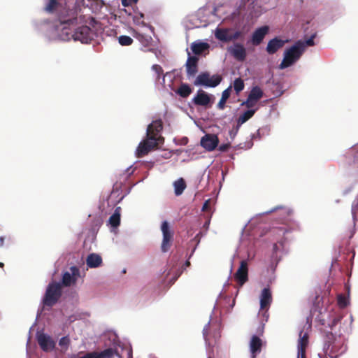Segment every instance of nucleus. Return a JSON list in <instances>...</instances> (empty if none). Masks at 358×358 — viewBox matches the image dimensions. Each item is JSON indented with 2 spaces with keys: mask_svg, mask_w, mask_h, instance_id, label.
<instances>
[{
  "mask_svg": "<svg viewBox=\"0 0 358 358\" xmlns=\"http://www.w3.org/2000/svg\"><path fill=\"white\" fill-rule=\"evenodd\" d=\"M192 92V89L186 83H182L176 90V93L182 98H187Z\"/></svg>",
  "mask_w": 358,
  "mask_h": 358,
  "instance_id": "nucleus-26",
  "label": "nucleus"
},
{
  "mask_svg": "<svg viewBox=\"0 0 358 358\" xmlns=\"http://www.w3.org/2000/svg\"><path fill=\"white\" fill-rule=\"evenodd\" d=\"M138 0H122V3L124 6H131L133 3H136Z\"/></svg>",
  "mask_w": 358,
  "mask_h": 358,
  "instance_id": "nucleus-43",
  "label": "nucleus"
},
{
  "mask_svg": "<svg viewBox=\"0 0 358 358\" xmlns=\"http://www.w3.org/2000/svg\"><path fill=\"white\" fill-rule=\"evenodd\" d=\"M79 358H87V355H86V354H85L84 356L80 357H79Z\"/></svg>",
  "mask_w": 358,
  "mask_h": 358,
  "instance_id": "nucleus-55",
  "label": "nucleus"
},
{
  "mask_svg": "<svg viewBox=\"0 0 358 358\" xmlns=\"http://www.w3.org/2000/svg\"><path fill=\"white\" fill-rule=\"evenodd\" d=\"M116 356L117 358H132V349L131 346L116 342L113 339V358Z\"/></svg>",
  "mask_w": 358,
  "mask_h": 358,
  "instance_id": "nucleus-9",
  "label": "nucleus"
},
{
  "mask_svg": "<svg viewBox=\"0 0 358 358\" xmlns=\"http://www.w3.org/2000/svg\"><path fill=\"white\" fill-rule=\"evenodd\" d=\"M62 294V285L59 282L50 283L43 299L44 306L52 307L59 300Z\"/></svg>",
  "mask_w": 358,
  "mask_h": 358,
  "instance_id": "nucleus-3",
  "label": "nucleus"
},
{
  "mask_svg": "<svg viewBox=\"0 0 358 358\" xmlns=\"http://www.w3.org/2000/svg\"><path fill=\"white\" fill-rule=\"evenodd\" d=\"M257 109H249L245 111L242 115L239 116L237 120L238 125H241L249 119H250L255 113Z\"/></svg>",
  "mask_w": 358,
  "mask_h": 358,
  "instance_id": "nucleus-27",
  "label": "nucleus"
},
{
  "mask_svg": "<svg viewBox=\"0 0 358 358\" xmlns=\"http://www.w3.org/2000/svg\"><path fill=\"white\" fill-rule=\"evenodd\" d=\"M163 129V123L161 120L153 121L147 129V136H153L154 138H159V143H164V138L160 135Z\"/></svg>",
  "mask_w": 358,
  "mask_h": 358,
  "instance_id": "nucleus-11",
  "label": "nucleus"
},
{
  "mask_svg": "<svg viewBox=\"0 0 358 358\" xmlns=\"http://www.w3.org/2000/svg\"><path fill=\"white\" fill-rule=\"evenodd\" d=\"M272 302L271 292L269 288H264L262 291L260 296V308L264 310V309L268 310ZM267 311V310H266ZM266 312H265L266 313Z\"/></svg>",
  "mask_w": 358,
  "mask_h": 358,
  "instance_id": "nucleus-19",
  "label": "nucleus"
},
{
  "mask_svg": "<svg viewBox=\"0 0 358 358\" xmlns=\"http://www.w3.org/2000/svg\"><path fill=\"white\" fill-rule=\"evenodd\" d=\"M219 139L215 134H206L201 139V145L208 151L214 150L218 145Z\"/></svg>",
  "mask_w": 358,
  "mask_h": 358,
  "instance_id": "nucleus-13",
  "label": "nucleus"
},
{
  "mask_svg": "<svg viewBox=\"0 0 358 358\" xmlns=\"http://www.w3.org/2000/svg\"><path fill=\"white\" fill-rule=\"evenodd\" d=\"M122 273H126V269H125V268H124V269H123Z\"/></svg>",
  "mask_w": 358,
  "mask_h": 358,
  "instance_id": "nucleus-59",
  "label": "nucleus"
},
{
  "mask_svg": "<svg viewBox=\"0 0 358 358\" xmlns=\"http://www.w3.org/2000/svg\"><path fill=\"white\" fill-rule=\"evenodd\" d=\"M209 207H210V202H209V200H207V201H205V203L203 205L202 210L203 211H206V210H208Z\"/></svg>",
  "mask_w": 358,
  "mask_h": 358,
  "instance_id": "nucleus-47",
  "label": "nucleus"
},
{
  "mask_svg": "<svg viewBox=\"0 0 358 358\" xmlns=\"http://www.w3.org/2000/svg\"><path fill=\"white\" fill-rule=\"evenodd\" d=\"M258 101H255L252 99L248 96L247 99L242 103V106H246L248 108H252L257 105Z\"/></svg>",
  "mask_w": 358,
  "mask_h": 358,
  "instance_id": "nucleus-36",
  "label": "nucleus"
},
{
  "mask_svg": "<svg viewBox=\"0 0 358 358\" xmlns=\"http://www.w3.org/2000/svg\"><path fill=\"white\" fill-rule=\"evenodd\" d=\"M136 38L139 40L141 42L144 43V40L148 42V40H145V36L141 34H136Z\"/></svg>",
  "mask_w": 358,
  "mask_h": 358,
  "instance_id": "nucleus-46",
  "label": "nucleus"
},
{
  "mask_svg": "<svg viewBox=\"0 0 358 358\" xmlns=\"http://www.w3.org/2000/svg\"><path fill=\"white\" fill-rule=\"evenodd\" d=\"M161 230L163 234L161 250L163 252H166L171 246L173 232L170 229L169 224L167 221H164L162 223Z\"/></svg>",
  "mask_w": 358,
  "mask_h": 358,
  "instance_id": "nucleus-8",
  "label": "nucleus"
},
{
  "mask_svg": "<svg viewBox=\"0 0 358 358\" xmlns=\"http://www.w3.org/2000/svg\"><path fill=\"white\" fill-rule=\"evenodd\" d=\"M228 51L238 62H243L247 57L246 49L242 43H235Z\"/></svg>",
  "mask_w": 358,
  "mask_h": 358,
  "instance_id": "nucleus-12",
  "label": "nucleus"
},
{
  "mask_svg": "<svg viewBox=\"0 0 358 358\" xmlns=\"http://www.w3.org/2000/svg\"><path fill=\"white\" fill-rule=\"evenodd\" d=\"M308 345V334L301 331L299 334V339L298 341V357L306 358V350Z\"/></svg>",
  "mask_w": 358,
  "mask_h": 358,
  "instance_id": "nucleus-16",
  "label": "nucleus"
},
{
  "mask_svg": "<svg viewBox=\"0 0 358 358\" xmlns=\"http://www.w3.org/2000/svg\"><path fill=\"white\" fill-rule=\"evenodd\" d=\"M316 36V34H313L308 40L303 41L305 43V48L306 46H313L315 45L314 38Z\"/></svg>",
  "mask_w": 358,
  "mask_h": 358,
  "instance_id": "nucleus-41",
  "label": "nucleus"
},
{
  "mask_svg": "<svg viewBox=\"0 0 358 358\" xmlns=\"http://www.w3.org/2000/svg\"><path fill=\"white\" fill-rule=\"evenodd\" d=\"M119 43L122 46H128L132 44L133 39L129 36H120L118 37Z\"/></svg>",
  "mask_w": 358,
  "mask_h": 358,
  "instance_id": "nucleus-34",
  "label": "nucleus"
},
{
  "mask_svg": "<svg viewBox=\"0 0 358 358\" xmlns=\"http://www.w3.org/2000/svg\"><path fill=\"white\" fill-rule=\"evenodd\" d=\"M94 37L93 31L88 26H81L76 29L72 34L74 41H79L82 43H90Z\"/></svg>",
  "mask_w": 358,
  "mask_h": 358,
  "instance_id": "nucleus-7",
  "label": "nucleus"
},
{
  "mask_svg": "<svg viewBox=\"0 0 358 358\" xmlns=\"http://www.w3.org/2000/svg\"><path fill=\"white\" fill-rule=\"evenodd\" d=\"M244 87L243 80L241 78L235 79L234 82V88L237 94L244 89Z\"/></svg>",
  "mask_w": 358,
  "mask_h": 358,
  "instance_id": "nucleus-33",
  "label": "nucleus"
},
{
  "mask_svg": "<svg viewBox=\"0 0 358 358\" xmlns=\"http://www.w3.org/2000/svg\"><path fill=\"white\" fill-rule=\"evenodd\" d=\"M278 209H280V210L282 211V214H283L284 215H288V210H287V208H284V207H282V206H278V207L275 208L274 209L271 210L270 212L275 211V210H278Z\"/></svg>",
  "mask_w": 358,
  "mask_h": 358,
  "instance_id": "nucleus-45",
  "label": "nucleus"
},
{
  "mask_svg": "<svg viewBox=\"0 0 358 358\" xmlns=\"http://www.w3.org/2000/svg\"><path fill=\"white\" fill-rule=\"evenodd\" d=\"M338 303L341 307H345L347 306L346 298L342 294L338 295Z\"/></svg>",
  "mask_w": 358,
  "mask_h": 358,
  "instance_id": "nucleus-40",
  "label": "nucleus"
},
{
  "mask_svg": "<svg viewBox=\"0 0 358 358\" xmlns=\"http://www.w3.org/2000/svg\"><path fill=\"white\" fill-rule=\"evenodd\" d=\"M186 187V184L182 178H180L174 182L175 194L180 195Z\"/></svg>",
  "mask_w": 358,
  "mask_h": 358,
  "instance_id": "nucleus-30",
  "label": "nucleus"
},
{
  "mask_svg": "<svg viewBox=\"0 0 358 358\" xmlns=\"http://www.w3.org/2000/svg\"><path fill=\"white\" fill-rule=\"evenodd\" d=\"M4 242L3 237H0V246H3Z\"/></svg>",
  "mask_w": 358,
  "mask_h": 358,
  "instance_id": "nucleus-52",
  "label": "nucleus"
},
{
  "mask_svg": "<svg viewBox=\"0 0 358 358\" xmlns=\"http://www.w3.org/2000/svg\"><path fill=\"white\" fill-rule=\"evenodd\" d=\"M152 69L153 71H155V80L159 81L161 77V75L163 74V69L162 66L159 64H154L152 66Z\"/></svg>",
  "mask_w": 358,
  "mask_h": 358,
  "instance_id": "nucleus-35",
  "label": "nucleus"
},
{
  "mask_svg": "<svg viewBox=\"0 0 358 358\" xmlns=\"http://www.w3.org/2000/svg\"><path fill=\"white\" fill-rule=\"evenodd\" d=\"M102 264V258L96 253L90 254L86 259V264L90 268H97Z\"/></svg>",
  "mask_w": 358,
  "mask_h": 358,
  "instance_id": "nucleus-22",
  "label": "nucleus"
},
{
  "mask_svg": "<svg viewBox=\"0 0 358 358\" xmlns=\"http://www.w3.org/2000/svg\"><path fill=\"white\" fill-rule=\"evenodd\" d=\"M264 92L259 87L255 86L252 88L248 96L255 101H259V100L262 98Z\"/></svg>",
  "mask_w": 358,
  "mask_h": 358,
  "instance_id": "nucleus-29",
  "label": "nucleus"
},
{
  "mask_svg": "<svg viewBox=\"0 0 358 358\" xmlns=\"http://www.w3.org/2000/svg\"><path fill=\"white\" fill-rule=\"evenodd\" d=\"M69 344H70V339L69 338L68 336H64V337L61 338L59 341V345L61 347L64 348L66 350L69 347Z\"/></svg>",
  "mask_w": 358,
  "mask_h": 358,
  "instance_id": "nucleus-38",
  "label": "nucleus"
},
{
  "mask_svg": "<svg viewBox=\"0 0 358 358\" xmlns=\"http://www.w3.org/2000/svg\"><path fill=\"white\" fill-rule=\"evenodd\" d=\"M210 101L209 95L203 90H199L193 99V102L196 106H206L210 103Z\"/></svg>",
  "mask_w": 358,
  "mask_h": 358,
  "instance_id": "nucleus-20",
  "label": "nucleus"
},
{
  "mask_svg": "<svg viewBox=\"0 0 358 358\" xmlns=\"http://www.w3.org/2000/svg\"><path fill=\"white\" fill-rule=\"evenodd\" d=\"M305 51V43L302 41H297L292 47L286 50L284 58L279 67L280 69H286L294 64Z\"/></svg>",
  "mask_w": 358,
  "mask_h": 358,
  "instance_id": "nucleus-2",
  "label": "nucleus"
},
{
  "mask_svg": "<svg viewBox=\"0 0 358 358\" xmlns=\"http://www.w3.org/2000/svg\"><path fill=\"white\" fill-rule=\"evenodd\" d=\"M214 35L217 40L227 43L238 40L242 37L243 33L239 30L234 31L231 28L217 27Z\"/></svg>",
  "mask_w": 358,
  "mask_h": 358,
  "instance_id": "nucleus-4",
  "label": "nucleus"
},
{
  "mask_svg": "<svg viewBox=\"0 0 358 358\" xmlns=\"http://www.w3.org/2000/svg\"><path fill=\"white\" fill-rule=\"evenodd\" d=\"M136 15L138 16V17L140 18V20L143 19L144 17V14L142 13H138Z\"/></svg>",
  "mask_w": 358,
  "mask_h": 358,
  "instance_id": "nucleus-51",
  "label": "nucleus"
},
{
  "mask_svg": "<svg viewBox=\"0 0 358 358\" xmlns=\"http://www.w3.org/2000/svg\"><path fill=\"white\" fill-rule=\"evenodd\" d=\"M37 341L43 351L48 352L55 348V341L51 338L50 336L43 333L37 334Z\"/></svg>",
  "mask_w": 358,
  "mask_h": 358,
  "instance_id": "nucleus-14",
  "label": "nucleus"
},
{
  "mask_svg": "<svg viewBox=\"0 0 358 358\" xmlns=\"http://www.w3.org/2000/svg\"><path fill=\"white\" fill-rule=\"evenodd\" d=\"M222 78L220 75L215 74L210 76L208 72H202L198 75L194 84L196 86L201 85L207 87H215L222 81Z\"/></svg>",
  "mask_w": 358,
  "mask_h": 358,
  "instance_id": "nucleus-6",
  "label": "nucleus"
},
{
  "mask_svg": "<svg viewBox=\"0 0 358 358\" xmlns=\"http://www.w3.org/2000/svg\"><path fill=\"white\" fill-rule=\"evenodd\" d=\"M162 143H159V138H154L152 136L146 135V138L139 143L136 151V155L137 157H142L150 151L158 149L159 145Z\"/></svg>",
  "mask_w": 358,
  "mask_h": 358,
  "instance_id": "nucleus-5",
  "label": "nucleus"
},
{
  "mask_svg": "<svg viewBox=\"0 0 358 358\" xmlns=\"http://www.w3.org/2000/svg\"><path fill=\"white\" fill-rule=\"evenodd\" d=\"M287 41H283L275 37L268 42L266 50L269 55L275 54L279 49L282 48Z\"/></svg>",
  "mask_w": 358,
  "mask_h": 358,
  "instance_id": "nucleus-18",
  "label": "nucleus"
},
{
  "mask_svg": "<svg viewBox=\"0 0 358 358\" xmlns=\"http://www.w3.org/2000/svg\"><path fill=\"white\" fill-rule=\"evenodd\" d=\"M112 222H113V220H112V215H110L109 217H108V220L107 221V224L108 226H110V227H112Z\"/></svg>",
  "mask_w": 358,
  "mask_h": 358,
  "instance_id": "nucleus-49",
  "label": "nucleus"
},
{
  "mask_svg": "<svg viewBox=\"0 0 358 358\" xmlns=\"http://www.w3.org/2000/svg\"><path fill=\"white\" fill-rule=\"evenodd\" d=\"M185 265L187 266H189L190 265V262L189 261H187L185 262Z\"/></svg>",
  "mask_w": 358,
  "mask_h": 358,
  "instance_id": "nucleus-54",
  "label": "nucleus"
},
{
  "mask_svg": "<svg viewBox=\"0 0 358 358\" xmlns=\"http://www.w3.org/2000/svg\"><path fill=\"white\" fill-rule=\"evenodd\" d=\"M113 339H114V338H117V336H115V334H113ZM115 340H116V339H115ZM115 341L117 342V341ZM118 342H119V341H117V343H118Z\"/></svg>",
  "mask_w": 358,
  "mask_h": 358,
  "instance_id": "nucleus-57",
  "label": "nucleus"
},
{
  "mask_svg": "<svg viewBox=\"0 0 358 358\" xmlns=\"http://www.w3.org/2000/svg\"><path fill=\"white\" fill-rule=\"evenodd\" d=\"M81 8L77 3H66L65 8L61 12L59 18L61 24L74 26L84 22V17L80 13Z\"/></svg>",
  "mask_w": 358,
  "mask_h": 358,
  "instance_id": "nucleus-1",
  "label": "nucleus"
},
{
  "mask_svg": "<svg viewBox=\"0 0 358 358\" xmlns=\"http://www.w3.org/2000/svg\"><path fill=\"white\" fill-rule=\"evenodd\" d=\"M231 87L229 86L227 89L224 90L222 93V97L217 103V108L223 110L225 107L227 100L229 98L231 94Z\"/></svg>",
  "mask_w": 358,
  "mask_h": 358,
  "instance_id": "nucleus-28",
  "label": "nucleus"
},
{
  "mask_svg": "<svg viewBox=\"0 0 358 358\" xmlns=\"http://www.w3.org/2000/svg\"><path fill=\"white\" fill-rule=\"evenodd\" d=\"M71 270L72 271V275H79V270L77 267L76 266H72L71 268Z\"/></svg>",
  "mask_w": 358,
  "mask_h": 358,
  "instance_id": "nucleus-48",
  "label": "nucleus"
},
{
  "mask_svg": "<svg viewBox=\"0 0 358 358\" xmlns=\"http://www.w3.org/2000/svg\"><path fill=\"white\" fill-rule=\"evenodd\" d=\"M113 339H114V338H117V336H115V334H113ZM115 340H116V339H115ZM115 341L117 342V341ZM118 342H119V341H117V343H118Z\"/></svg>",
  "mask_w": 358,
  "mask_h": 358,
  "instance_id": "nucleus-56",
  "label": "nucleus"
},
{
  "mask_svg": "<svg viewBox=\"0 0 358 358\" xmlns=\"http://www.w3.org/2000/svg\"><path fill=\"white\" fill-rule=\"evenodd\" d=\"M3 263H0V267H3Z\"/></svg>",
  "mask_w": 358,
  "mask_h": 358,
  "instance_id": "nucleus-58",
  "label": "nucleus"
},
{
  "mask_svg": "<svg viewBox=\"0 0 358 358\" xmlns=\"http://www.w3.org/2000/svg\"><path fill=\"white\" fill-rule=\"evenodd\" d=\"M133 20L136 24L142 25V26L145 25V23L143 20H140V18L138 17V15H135L133 18Z\"/></svg>",
  "mask_w": 358,
  "mask_h": 358,
  "instance_id": "nucleus-42",
  "label": "nucleus"
},
{
  "mask_svg": "<svg viewBox=\"0 0 358 358\" xmlns=\"http://www.w3.org/2000/svg\"><path fill=\"white\" fill-rule=\"evenodd\" d=\"M262 346V341L257 336H252L250 343L252 358H255L257 353L260 352Z\"/></svg>",
  "mask_w": 358,
  "mask_h": 358,
  "instance_id": "nucleus-21",
  "label": "nucleus"
},
{
  "mask_svg": "<svg viewBox=\"0 0 358 358\" xmlns=\"http://www.w3.org/2000/svg\"><path fill=\"white\" fill-rule=\"evenodd\" d=\"M210 48L208 43L201 41L194 42L191 45V49L195 55H201Z\"/></svg>",
  "mask_w": 358,
  "mask_h": 358,
  "instance_id": "nucleus-23",
  "label": "nucleus"
},
{
  "mask_svg": "<svg viewBox=\"0 0 358 358\" xmlns=\"http://www.w3.org/2000/svg\"><path fill=\"white\" fill-rule=\"evenodd\" d=\"M76 281V279L73 278L71 274L69 272H65L62 276V285L68 287L70 286L73 282Z\"/></svg>",
  "mask_w": 358,
  "mask_h": 358,
  "instance_id": "nucleus-31",
  "label": "nucleus"
},
{
  "mask_svg": "<svg viewBox=\"0 0 358 358\" xmlns=\"http://www.w3.org/2000/svg\"><path fill=\"white\" fill-rule=\"evenodd\" d=\"M87 358H111L112 348H108L101 352H92L86 353Z\"/></svg>",
  "mask_w": 358,
  "mask_h": 358,
  "instance_id": "nucleus-24",
  "label": "nucleus"
},
{
  "mask_svg": "<svg viewBox=\"0 0 358 358\" xmlns=\"http://www.w3.org/2000/svg\"><path fill=\"white\" fill-rule=\"evenodd\" d=\"M121 210L122 209L120 207H117L113 213H117L118 214H121Z\"/></svg>",
  "mask_w": 358,
  "mask_h": 358,
  "instance_id": "nucleus-50",
  "label": "nucleus"
},
{
  "mask_svg": "<svg viewBox=\"0 0 358 358\" xmlns=\"http://www.w3.org/2000/svg\"><path fill=\"white\" fill-rule=\"evenodd\" d=\"M268 31L269 27L266 25L257 28L252 35V44L255 46L260 45L266 35L268 34Z\"/></svg>",
  "mask_w": 358,
  "mask_h": 358,
  "instance_id": "nucleus-15",
  "label": "nucleus"
},
{
  "mask_svg": "<svg viewBox=\"0 0 358 358\" xmlns=\"http://www.w3.org/2000/svg\"><path fill=\"white\" fill-rule=\"evenodd\" d=\"M59 3L57 0H48L47 3L45 10L48 13H53L58 8Z\"/></svg>",
  "mask_w": 358,
  "mask_h": 358,
  "instance_id": "nucleus-32",
  "label": "nucleus"
},
{
  "mask_svg": "<svg viewBox=\"0 0 358 358\" xmlns=\"http://www.w3.org/2000/svg\"><path fill=\"white\" fill-rule=\"evenodd\" d=\"M324 350L325 355L329 356L330 358H337V357L338 356L337 352V345L335 343H325L324 346Z\"/></svg>",
  "mask_w": 358,
  "mask_h": 358,
  "instance_id": "nucleus-25",
  "label": "nucleus"
},
{
  "mask_svg": "<svg viewBox=\"0 0 358 358\" xmlns=\"http://www.w3.org/2000/svg\"><path fill=\"white\" fill-rule=\"evenodd\" d=\"M199 59L195 56H189L185 64L188 78L194 77L198 72Z\"/></svg>",
  "mask_w": 358,
  "mask_h": 358,
  "instance_id": "nucleus-17",
  "label": "nucleus"
},
{
  "mask_svg": "<svg viewBox=\"0 0 358 358\" xmlns=\"http://www.w3.org/2000/svg\"><path fill=\"white\" fill-rule=\"evenodd\" d=\"M229 148H230L229 143H224V144L220 145L218 148V150L221 152H225V151H227Z\"/></svg>",
  "mask_w": 358,
  "mask_h": 358,
  "instance_id": "nucleus-44",
  "label": "nucleus"
},
{
  "mask_svg": "<svg viewBox=\"0 0 358 358\" xmlns=\"http://www.w3.org/2000/svg\"><path fill=\"white\" fill-rule=\"evenodd\" d=\"M358 213V195L357 197L354 200L352 204V214L353 217H356L357 213Z\"/></svg>",
  "mask_w": 358,
  "mask_h": 358,
  "instance_id": "nucleus-39",
  "label": "nucleus"
},
{
  "mask_svg": "<svg viewBox=\"0 0 358 358\" xmlns=\"http://www.w3.org/2000/svg\"><path fill=\"white\" fill-rule=\"evenodd\" d=\"M120 216L121 214H118L117 213H113V234L115 232V229L120 224Z\"/></svg>",
  "mask_w": 358,
  "mask_h": 358,
  "instance_id": "nucleus-37",
  "label": "nucleus"
},
{
  "mask_svg": "<svg viewBox=\"0 0 358 358\" xmlns=\"http://www.w3.org/2000/svg\"><path fill=\"white\" fill-rule=\"evenodd\" d=\"M208 358H210V357H208Z\"/></svg>",
  "mask_w": 358,
  "mask_h": 358,
  "instance_id": "nucleus-60",
  "label": "nucleus"
},
{
  "mask_svg": "<svg viewBox=\"0 0 358 358\" xmlns=\"http://www.w3.org/2000/svg\"><path fill=\"white\" fill-rule=\"evenodd\" d=\"M273 251H274V252H276V251H277V250H278V245H277V244H276V243H275V244L273 245Z\"/></svg>",
  "mask_w": 358,
  "mask_h": 358,
  "instance_id": "nucleus-53",
  "label": "nucleus"
},
{
  "mask_svg": "<svg viewBox=\"0 0 358 358\" xmlns=\"http://www.w3.org/2000/svg\"><path fill=\"white\" fill-rule=\"evenodd\" d=\"M234 279L241 287L248 280V264L246 260H242L240 266L234 273Z\"/></svg>",
  "mask_w": 358,
  "mask_h": 358,
  "instance_id": "nucleus-10",
  "label": "nucleus"
}]
</instances>
